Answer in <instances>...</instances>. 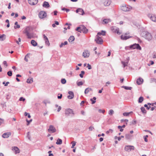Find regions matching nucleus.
<instances>
[{"mask_svg": "<svg viewBox=\"0 0 156 156\" xmlns=\"http://www.w3.org/2000/svg\"><path fill=\"white\" fill-rule=\"evenodd\" d=\"M144 107H146L147 108V110H149V109L150 108H151V106H147V104H145L144 105Z\"/></svg>", "mask_w": 156, "mask_h": 156, "instance_id": "nucleus-48", "label": "nucleus"}, {"mask_svg": "<svg viewBox=\"0 0 156 156\" xmlns=\"http://www.w3.org/2000/svg\"><path fill=\"white\" fill-rule=\"evenodd\" d=\"M43 6L45 8H48L49 7L50 5L48 2L45 1L44 2Z\"/></svg>", "mask_w": 156, "mask_h": 156, "instance_id": "nucleus-22", "label": "nucleus"}, {"mask_svg": "<svg viewBox=\"0 0 156 156\" xmlns=\"http://www.w3.org/2000/svg\"><path fill=\"white\" fill-rule=\"evenodd\" d=\"M4 121V120L3 119L0 118V125L3 123Z\"/></svg>", "mask_w": 156, "mask_h": 156, "instance_id": "nucleus-45", "label": "nucleus"}, {"mask_svg": "<svg viewBox=\"0 0 156 156\" xmlns=\"http://www.w3.org/2000/svg\"><path fill=\"white\" fill-rule=\"evenodd\" d=\"M87 67L88 68V69H92L91 65H90L89 64H87Z\"/></svg>", "mask_w": 156, "mask_h": 156, "instance_id": "nucleus-53", "label": "nucleus"}, {"mask_svg": "<svg viewBox=\"0 0 156 156\" xmlns=\"http://www.w3.org/2000/svg\"><path fill=\"white\" fill-rule=\"evenodd\" d=\"M27 137L30 140V136L29 135V132H28L27 133Z\"/></svg>", "mask_w": 156, "mask_h": 156, "instance_id": "nucleus-58", "label": "nucleus"}, {"mask_svg": "<svg viewBox=\"0 0 156 156\" xmlns=\"http://www.w3.org/2000/svg\"><path fill=\"white\" fill-rule=\"evenodd\" d=\"M98 112L100 113H104L105 112V111L103 110L100 109L98 110Z\"/></svg>", "mask_w": 156, "mask_h": 156, "instance_id": "nucleus-55", "label": "nucleus"}, {"mask_svg": "<svg viewBox=\"0 0 156 156\" xmlns=\"http://www.w3.org/2000/svg\"><path fill=\"white\" fill-rule=\"evenodd\" d=\"M48 130V132L50 133H53L55 132L56 131L55 128L52 125L49 126Z\"/></svg>", "mask_w": 156, "mask_h": 156, "instance_id": "nucleus-5", "label": "nucleus"}, {"mask_svg": "<svg viewBox=\"0 0 156 156\" xmlns=\"http://www.w3.org/2000/svg\"><path fill=\"white\" fill-rule=\"evenodd\" d=\"M129 48H130L133 49H137L139 50L141 49V48L138 44H136L135 43L133 45H131L130 46Z\"/></svg>", "mask_w": 156, "mask_h": 156, "instance_id": "nucleus-6", "label": "nucleus"}, {"mask_svg": "<svg viewBox=\"0 0 156 156\" xmlns=\"http://www.w3.org/2000/svg\"><path fill=\"white\" fill-rule=\"evenodd\" d=\"M150 62H151L150 64H147V65L148 66H151V65H152L154 64V62L152 61H150Z\"/></svg>", "mask_w": 156, "mask_h": 156, "instance_id": "nucleus-49", "label": "nucleus"}, {"mask_svg": "<svg viewBox=\"0 0 156 156\" xmlns=\"http://www.w3.org/2000/svg\"><path fill=\"white\" fill-rule=\"evenodd\" d=\"M121 9L125 12L129 11L132 9V7L128 5H123L121 6Z\"/></svg>", "mask_w": 156, "mask_h": 156, "instance_id": "nucleus-3", "label": "nucleus"}, {"mask_svg": "<svg viewBox=\"0 0 156 156\" xmlns=\"http://www.w3.org/2000/svg\"><path fill=\"white\" fill-rule=\"evenodd\" d=\"M117 139L119 141H120L121 140V137H118L117 136H115V139Z\"/></svg>", "mask_w": 156, "mask_h": 156, "instance_id": "nucleus-54", "label": "nucleus"}, {"mask_svg": "<svg viewBox=\"0 0 156 156\" xmlns=\"http://www.w3.org/2000/svg\"><path fill=\"white\" fill-rule=\"evenodd\" d=\"M84 73H85V72L84 71H81V72L80 74L79 75L80 77L82 78H83V75L84 74Z\"/></svg>", "mask_w": 156, "mask_h": 156, "instance_id": "nucleus-34", "label": "nucleus"}, {"mask_svg": "<svg viewBox=\"0 0 156 156\" xmlns=\"http://www.w3.org/2000/svg\"><path fill=\"white\" fill-rule=\"evenodd\" d=\"M27 122L28 123L27 124V125H29V124L32 122V119H30V120H28L27 119L26 120Z\"/></svg>", "mask_w": 156, "mask_h": 156, "instance_id": "nucleus-52", "label": "nucleus"}, {"mask_svg": "<svg viewBox=\"0 0 156 156\" xmlns=\"http://www.w3.org/2000/svg\"><path fill=\"white\" fill-rule=\"evenodd\" d=\"M31 44L34 46H36L37 45V43L34 40L31 41Z\"/></svg>", "mask_w": 156, "mask_h": 156, "instance_id": "nucleus-25", "label": "nucleus"}, {"mask_svg": "<svg viewBox=\"0 0 156 156\" xmlns=\"http://www.w3.org/2000/svg\"><path fill=\"white\" fill-rule=\"evenodd\" d=\"M12 150L16 154L19 153L20 152L19 149L16 147H12Z\"/></svg>", "mask_w": 156, "mask_h": 156, "instance_id": "nucleus-14", "label": "nucleus"}, {"mask_svg": "<svg viewBox=\"0 0 156 156\" xmlns=\"http://www.w3.org/2000/svg\"><path fill=\"white\" fill-rule=\"evenodd\" d=\"M90 54L88 51H85L83 53V56L85 58L88 57Z\"/></svg>", "mask_w": 156, "mask_h": 156, "instance_id": "nucleus-17", "label": "nucleus"}, {"mask_svg": "<svg viewBox=\"0 0 156 156\" xmlns=\"http://www.w3.org/2000/svg\"><path fill=\"white\" fill-rule=\"evenodd\" d=\"M20 27V26L19 24L16 25V26H14V28L15 29H16L17 28H19Z\"/></svg>", "mask_w": 156, "mask_h": 156, "instance_id": "nucleus-44", "label": "nucleus"}, {"mask_svg": "<svg viewBox=\"0 0 156 156\" xmlns=\"http://www.w3.org/2000/svg\"><path fill=\"white\" fill-rule=\"evenodd\" d=\"M107 23V19H105L103 21V23L106 24Z\"/></svg>", "mask_w": 156, "mask_h": 156, "instance_id": "nucleus-59", "label": "nucleus"}, {"mask_svg": "<svg viewBox=\"0 0 156 156\" xmlns=\"http://www.w3.org/2000/svg\"><path fill=\"white\" fill-rule=\"evenodd\" d=\"M32 30L33 29L31 27H27L25 29L24 33L26 34L28 38L31 39L34 37V34L32 33Z\"/></svg>", "mask_w": 156, "mask_h": 156, "instance_id": "nucleus-1", "label": "nucleus"}, {"mask_svg": "<svg viewBox=\"0 0 156 156\" xmlns=\"http://www.w3.org/2000/svg\"><path fill=\"white\" fill-rule=\"evenodd\" d=\"M5 35L3 34L0 35V40L3 41L5 39Z\"/></svg>", "mask_w": 156, "mask_h": 156, "instance_id": "nucleus-24", "label": "nucleus"}, {"mask_svg": "<svg viewBox=\"0 0 156 156\" xmlns=\"http://www.w3.org/2000/svg\"><path fill=\"white\" fill-rule=\"evenodd\" d=\"M61 106H59L58 107V109L57 111L58 112H59L60 110H61Z\"/></svg>", "mask_w": 156, "mask_h": 156, "instance_id": "nucleus-62", "label": "nucleus"}, {"mask_svg": "<svg viewBox=\"0 0 156 156\" xmlns=\"http://www.w3.org/2000/svg\"><path fill=\"white\" fill-rule=\"evenodd\" d=\"M140 109L141 110V112L145 114L147 112V111L145 110V108L144 107H142Z\"/></svg>", "mask_w": 156, "mask_h": 156, "instance_id": "nucleus-30", "label": "nucleus"}, {"mask_svg": "<svg viewBox=\"0 0 156 156\" xmlns=\"http://www.w3.org/2000/svg\"><path fill=\"white\" fill-rule=\"evenodd\" d=\"M106 33V31L102 30L101 32H98L96 36H99L101 35H102L104 36L105 35V34Z\"/></svg>", "mask_w": 156, "mask_h": 156, "instance_id": "nucleus-21", "label": "nucleus"}, {"mask_svg": "<svg viewBox=\"0 0 156 156\" xmlns=\"http://www.w3.org/2000/svg\"><path fill=\"white\" fill-rule=\"evenodd\" d=\"M77 85L78 86H80L83 85V83L82 81L79 82H77Z\"/></svg>", "mask_w": 156, "mask_h": 156, "instance_id": "nucleus-38", "label": "nucleus"}, {"mask_svg": "<svg viewBox=\"0 0 156 156\" xmlns=\"http://www.w3.org/2000/svg\"><path fill=\"white\" fill-rule=\"evenodd\" d=\"M142 34L143 37L148 40H151L152 39V37L151 34L147 31L143 32Z\"/></svg>", "mask_w": 156, "mask_h": 156, "instance_id": "nucleus-2", "label": "nucleus"}, {"mask_svg": "<svg viewBox=\"0 0 156 156\" xmlns=\"http://www.w3.org/2000/svg\"><path fill=\"white\" fill-rule=\"evenodd\" d=\"M72 146L71 147V148H74V147L76 145V142L75 141H73L72 142Z\"/></svg>", "mask_w": 156, "mask_h": 156, "instance_id": "nucleus-40", "label": "nucleus"}, {"mask_svg": "<svg viewBox=\"0 0 156 156\" xmlns=\"http://www.w3.org/2000/svg\"><path fill=\"white\" fill-rule=\"evenodd\" d=\"M75 40V38L73 36H71L69 39V42H72Z\"/></svg>", "mask_w": 156, "mask_h": 156, "instance_id": "nucleus-26", "label": "nucleus"}, {"mask_svg": "<svg viewBox=\"0 0 156 156\" xmlns=\"http://www.w3.org/2000/svg\"><path fill=\"white\" fill-rule=\"evenodd\" d=\"M68 94H69V95L67 97L69 99H72L74 97V94L73 92L69 91L68 92Z\"/></svg>", "mask_w": 156, "mask_h": 156, "instance_id": "nucleus-18", "label": "nucleus"}, {"mask_svg": "<svg viewBox=\"0 0 156 156\" xmlns=\"http://www.w3.org/2000/svg\"><path fill=\"white\" fill-rule=\"evenodd\" d=\"M11 133L9 132L5 133H3L2 135V137L3 138H7L11 135Z\"/></svg>", "mask_w": 156, "mask_h": 156, "instance_id": "nucleus-19", "label": "nucleus"}, {"mask_svg": "<svg viewBox=\"0 0 156 156\" xmlns=\"http://www.w3.org/2000/svg\"><path fill=\"white\" fill-rule=\"evenodd\" d=\"M80 30V27H77L76 29V31H79Z\"/></svg>", "mask_w": 156, "mask_h": 156, "instance_id": "nucleus-63", "label": "nucleus"}, {"mask_svg": "<svg viewBox=\"0 0 156 156\" xmlns=\"http://www.w3.org/2000/svg\"><path fill=\"white\" fill-rule=\"evenodd\" d=\"M144 100V98L142 97H140L138 100V102L139 103H141Z\"/></svg>", "mask_w": 156, "mask_h": 156, "instance_id": "nucleus-32", "label": "nucleus"}, {"mask_svg": "<svg viewBox=\"0 0 156 156\" xmlns=\"http://www.w3.org/2000/svg\"><path fill=\"white\" fill-rule=\"evenodd\" d=\"M92 89L91 88H90V87H88V88H86L85 90V91H84V93L85 94H87L88 93L89 91H92Z\"/></svg>", "mask_w": 156, "mask_h": 156, "instance_id": "nucleus-23", "label": "nucleus"}, {"mask_svg": "<svg viewBox=\"0 0 156 156\" xmlns=\"http://www.w3.org/2000/svg\"><path fill=\"white\" fill-rule=\"evenodd\" d=\"M131 113H132V112H124L123 113V115L124 116H128L129 115V114Z\"/></svg>", "mask_w": 156, "mask_h": 156, "instance_id": "nucleus-36", "label": "nucleus"}, {"mask_svg": "<svg viewBox=\"0 0 156 156\" xmlns=\"http://www.w3.org/2000/svg\"><path fill=\"white\" fill-rule=\"evenodd\" d=\"M7 75L9 76H11L12 75V72L11 71H8V72H7Z\"/></svg>", "mask_w": 156, "mask_h": 156, "instance_id": "nucleus-39", "label": "nucleus"}, {"mask_svg": "<svg viewBox=\"0 0 156 156\" xmlns=\"http://www.w3.org/2000/svg\"><path fill=\"white\" fill-rule=\"evenodd\" d=\"M143 79L140 78H139L137 80L136 83L138 85H140L143 83Z\"/></svg>", "mask_w": 156, "mask_h": 156, "instance_id": "nucleus-20", "label": "nucleus"}, {"mask_svg": "<svg viewBox=\"0 0 156 156\" xmlns=\"http://www.w3.org/2000/svg\"><path fill=\"white\" fill-rule=\"evenodd\" d=\"M65 113L67 116H73L74 115V113L73 110L70 108H68L66 109Z\"/></svg>", "mask_w": 156, "mask_h": 156, "instance_id": "nucleus-4", "label": "nucleus"}, {"mask_svg": "<svg viewBox=\"0 0 156 156\" xmlns=\"http://www.w3.org/2000/svg\"><path fill=\"white\" fill-rule=\"evenodd\" d=\"M111 29L113 32L116 33L118 35H120L121 34V33L119 31V29L118 28H116L115 27H111Z\"/></svg>", "mask_w": 156, "mask_h": 156, "instance_id": "nucleus-7", "label": "nucleus"}, {"mask_svg": "<svg viewBox=\"0 0 156 156\" xmlns=\"http://www.w3.org/2000/svg\"><path fill=\"white\" fill-rule=\"evenodd\" d=\"M76 13L79 12V13L82 15H83L84 14V12L83 10L81 8H78L76 11Z\"/></svg>", "mask_w": 156, "mask_h": 156, "instance_id": "nucleus-16", "label": "nucleus"}, {"mask_svg": "<svg viewBox=\"0 0 156 156\" xmlns=\"http://www.w3.org/2000/svg\"><path fill=\"white\" fill-rule=\"evenodd\" d=\"M122 87L124 88L126 90H131L132 87H128L127 86H123Z\"/></svg>", "mask_w": 156, "mask_h": 156, "instance_id": "nucleus-33", "label": "nucleus"}, {"mask_svg": "<svg viewBox=\"0 0 156 156\" xmlns=\"http://www.w3.org/2000/svg\"><path fill=\"white\" fill-rule=\"evenodd\" d=\"M148 137V136L147 135L145 136H144V141L146 142H147V141H148V140H147V138Z\"/></svg>", "mask_w": 156, "mask_h": 156, "instance_id": "nucleus-42", "label": "nucleus"}, {"mask_svg": "<svg viewBox=\"0 0 156 156\" xmlns=\"http://www.w3.org/2000/svg\"><path fill=\"white\" fill-rule=\"evenodd\" d=\"M126 126L125 125H123L122 126H118V129H120V128H125Z\"/></svg>", "mask_w": 156, "mask_h": 156, "instance_id": "nucleus-50", "label": "nucleus"}, {"mask_svg": "<svg viewBox=\"0 0 156 156\" xmlns=\"http://www.w3.org/2000/svg\"><path fill=\"white\" fill-rule=\"evenodd\" d=\"M28 57V54L27 55L25 56V57L24 58V60H25L26 62H28V59L27 58V57Z\"/></svg>", "mask_w": 156, "mask_h": 156, "instance_id": "nucleus-46", "label": "nucleus"}, {"mask_svg": "<svg viewBox=\"0 0 156 156\" xmlns=\"http://www.w3.org/2000/svg\"><path fill=\"white\" fill-rule=\"evenodd\" d=\"M96 98L95 97H94L93 98L90 99V101H92V104H94L96 102Z\"/></svg>", "mask_w": 156, "mask_h": 156, "instance_id": "nucleus-29", "label": "nucleus"}, {"mask_svg": "<svg viewBox=\"0 0 156 156\" xmlns=\"http://www.w3.org/2000/svg\"><path fill=\"white\" fill-rule=\"evenodd\" d=\"M29 4L31 5H34L37 4L38 0H28Z\"/></svg>", "mask_w": 156, "mask_h": 156, "instance_id": "nucleus-15", "label": "nucleus"}, {"mask_svg": "<svg viewBox=\"0 0 156 156\" xmlns=\"http://www.w3.org/2000/svg\"><path fill=\"white\" fill-rule=\"evenodd\" d=\"M27 82L29 83H31L33 82V80L32 78H29L27 79Z\"/></svg>", "mask_w": 156, "mask_h": 156, "instance_id": "nucleus-27", "label": "nucleus"}, {"mask_svg": "<svg viewBox=\"0 0 156 156\" xmlns=\"http://www.w3.org/2000/svg\"><path fill=\"white\" fill-rule=\"evenodd\" d=\"M62 94H59L58 95V98L60 99L62 98Z\"/></svg>", "mask_w": 156, "mask_h": 156, "instance_id": "nucleus-43", "label": "nucleus"}, {"mask_svg": "<svg viewBox=\"0 0 156 156\" xmlns=\"http://www.w3.org/2000/svg\"><path fill=\"white\" fill-rule=\"evenodd\" d=\"M113 130L112 129H109L108 131V133H112V132Z\"/></svg>", "mask_w": 156, "mask_h": 156, "instance_id": "nucleus-64", "label": "nucleus"}, {"mask_svg": "<svg viewBox=\"0 0 156 156\" xmlns=\"http://www.w3.org/2000/svg\"><path fill=\"white\" fill-rule=\"evenodd\" d=\"M62 143V140L61 139H58L57 141L56 144H61Z\"/></svg>", "mask_w": 156, "mask_h": 156, "instance_id": "nucleus-28", "label": "nucleus"}, {"mask_svg": "<svg viewBox=\"0 0 156 156\" xmlns=\"http://www.w3.org/2000/svg\"><path fill=\"white\" fill-rule=\"evenodd\" d=\"M39 17L40 19H43L46 16V13L44 11H41L39 13Z\"/></svg>", "mask_w": 156, "mask_h": 156, "instance_id": "nucleus-8", "label": "nucleus"}, {"mask_svg": "<svg viewBox=\"0 0 156 156\" xmlns=\"http://www.w3.org/2000/svg\"><path fill=\"white\" fill-rule=\"evenodd\" d=\"M3 64L6 66V67H7L8 65L7 63V62L6 61H4L3 62Z\"/></svg>", "mask_w": 156, "mask_h": 156, "instance_id": "nucleus-57", "label": "nucleus"}, {"mask_svg": "<svg viewBox=\"0 0 156 156\" xmlns=\"http://www.w3.org/2000/svg\"><path fill=\"white\" fill-rule=\"evenodd\" d=\"M125 137L127 139H129L130 138V135L129 134H127L126 135Z\"/></svg>", "mask_w": 156, "mask_h": 156, "instance_id": "nucleus-56", "label": "nucleus"}, {"mask_svg": "<svg viewBox=\"0 0 156 156\" xmlns=\"http://www.w3.org/2000/svg\"><path fill=\"white\" fill-rule=\"evenodd\" d=\"M61 83L62 84H65L66 82V80L65 79H62L61 81Z\"/></svg>", "mask_w": 156, "mask_h": 156, "instance_id": "nucleus-41", "label": "nucleus"}, {"mask_svg": "<svg viewBox=\"0 0 156 156\" xmlns=\"http://www.w3.org/2000/svg\"><path fill=\"white\" fill-rule=\"evenodd\" d=\"M97 43L99 44H101L102 43L103 40L99 36H96V39L95 40Z\"/></svg>", "mask_w": 156, "mask_h": 156, "instance_id": "nucleus-12", "label": "nucleus"}, {"mask_svg": "<svg viewBox=\"0 0 156 156\" xmlns=\"http://www.w3.org/2000/svg\"><path fill=\"white\" fill-rule=\"evenodd\" d=\"M43 38H44V40L48 38H47V37H46V36L45 34H43Z\"/></svg>", "mask_w": 156, "mask_h": 156, "instance_id": "nucleus-61", "label": "nucleus"}, {"mask_svg": "<svg viewBox=\"0 0 156 156\" xmlns=\"http://www.w3.org/2000/svg\"><path fill=\"white\" fill-rule=\"evenodd\" d=\"M131 123L133 124H135L136 123V121L133 120L132 122Z\"/></svg>", "mask_w": 156, "mask_h": 156, "instance_id": "nucleus-60", "label": "nucleus"}, {"mask_svg": "<svg viewBox=\"0 0 156 156\" xmlns=\"http://www.w3.org/2000/svg\"><path fill=\"white\" fill-rule=\"evenodd\" d=\"M94 128L92 126H91L89 128V130L90 131H92L93 129H94Z\"/></svg>", "mask_w": 156, "mask_h": 156, "instance_id": "nucleus-47", "label": "nucleus"}, {"mask_svg": "<svg viewBox=\"0 0 156 156\" xmlns=\"http://www.w3.org/2000/svg\"><path fill=\"white\" fill-rule=\"evenodd\" d=\"M129 34V33H125L124 35H122L121 36V38L122 40H126L127 39L129 38L132 37L129 36H127V35Z\"/></svg>", "mask_w": 156, "mask_h": 156, "instance_id": "nucleus-11", "label": "nucleus"}, {"mask_svg": "<svg viewBox=\"0 0 156 156\" xmlns=\"http://www.w3.org/2000/svg\"><path fill=\"white\" fill-rule=\"evenodd\" d=\"M147 16L152 21L156 22V16L154 15H151L150 14H148Z\"/></svg>", "mask_w": 156, "mask_h": 156, "instance_id": "nucleus-13", "label": "nucleus"}, {"mask_svg": "<svg viewBox=\"0 0 156 156\" xmlns=\"http://www.w3.org/2000/svg\"><path fill=\"white\" fill-rule=\"evenodd\" d=\"M88 31V30L83 25L80 26V30L79 31L80 32H83L84 33H87Z\"/></svg>", "mask_w": 156, "mask_h": 156, "instance_id": "nucleus-10", "label": "nucleus"}, {"mask_svg": "<svg viewBox=\"0 0 156 156\" xmlns=\"http://www.w3.org/2000/svg\"><path fill=\"white\" fill-rule=\"evenodd\" d=\"M134 149V147L133 146L127 145L125 147V150L128 152H130L131 150H133Z\"/></svg>", "mask_w": 156, "mask_h": 156, "instance_id": "nucleus-9", "label": "nucleus"}, {"mask_svg": "<svg viewBox=\"0 0 156 156\" xmlns=\"http://www.w3.org/2000/svg\"><path fill=\"white\" fill-rule=\"evenodd\" d=\"M44 40L45 41V44L47 45L48 46H49L50 45V43L48 39H46Z\"/></svg>", "mask_w": 156, "mask_h": 156, "instance_id": "nucleus-31", "label": "nucleus"}, {"mask_svg": "<svg viewBox=\"0 0 156 156\" xmlns=\"http://www.w3.org/2000/svg\"><path fill=\"white\" fill-rule=\"evenodd\" d=\"M122 63L123 64V67H125V66H127L128 62H123V61H122Z\"/></svg>", "mask_w": 156, "mask_h": 156, "instance_id": "nucleus-37", "label": "nucleus"}, {"mask_svg": "<svg viewBox=\"0 0 156 156\" xmlns=\"http://www.w3.org/2000/svg\"><path fill=\"white\" fill-rule=\"evenodd\" d=\"M25 100V99L24 98H23V97H21L19 99L20 101H24Z\"/></svg>", "mask_w": 156, "mask_h": 156, "instance_id": "nucleus-51", "label": "nucleus"}, {"mask_svg": "<svg viewBox=\"0 0 156 156\" xmlns=\"http://www.w3.org/2000/svg\"><path fill=\"white\" fill-rule=\"evenodd\" d=\"M114 113V111L113 110L111 109L109 111L108 114L110 115H112Z\"/></svg>", "mask_w": 156, "mask_h": 156, "instance_id": "nucleus-35", "label": "nucleus"}]
</instances>
